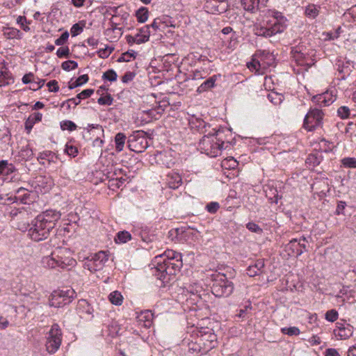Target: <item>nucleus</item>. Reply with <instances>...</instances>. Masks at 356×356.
<instances>
[{"instance_id": "1", "label": "nucleus", "mask_w": 356, "mask_h": 356, "mask_svg": "<svg viewBox=\"0 0 356 356\" xmlns=\"http://www.w3.org/2000/svg\"><path fill=\"white\" fill-rule=\"evenodd\" d=\"M60 216V212L55 210H47L39 214L31 221L27 231L28 236L36 242L47 238L50 232L54 229Z\"/></svg>"}, {"instance_id": "2", "label": "nucleus", "mask_w": 356, "mask_h": 356, "mask_svg": "<svg viewBox=\"0 0 356 356\" xmlns=\"http://www.w3.org/2000/svg\"><path fill=\"white\" fill-rule=\"evenodd\" d=\"M42 263L46 268L58 270H70L76 264L70 251L60 247H57L50 255L44 257Z\"/></svg>"}, {"instance_id": "3", "label": "nucleus", "mask_w": 356, "mask_h": 356, "mask_svg": "<svg viewBox=\"0 0 356 356\" xmlns=\"http://www.w3.org/2000/svg\"><path fill=\"white\" fill-rule=\"evenodd\" d=\"M211 292L216 297H228L234 291V285L232 281L224 273L211 275Z\"/></svg>"}, {"instance_id": "4", "label": "nucleus", "mask_w": 356, "mask_h": 356, "mask_svg": "<svg viewBox=\"0 0 356 356\" xmlns=\"http://www.w3.org/2000/svg\"><path fill=\"white\" fill-rule=\"evenodd\" d=\"M215 134L204 135L199 143V148L202 153L211 157L218 156L223 148L224 142L219 140Z\"/></svg>"}, {"instance_id": "5", "label": "nucleus", "mask_w": 356, "mask_h": 356, "mask_svg": "<svg viewBox=\"0 0 356 356\" xmlns=\"http://www.w3.org/2000/svg\"><path fill=\"white\" fill-rule=\"evenodd\" d=\"M286 27L285 21H281L277 18L255 25L254 31L258 36L270 38L277 33H282Z\"/></svg>"}, {"instance_id": "6", "label": "nucleus", "mask_w": 356, "mask_h": 356, "mask_svg": "<svg viewBox=\"0 0 356 356\" xmlns=\"http://www.w3.org/2000/svg\"><path fill=\"white\" fill-rule=\"evenodd\" d=\"M156 264V276L163 282H167L165 280L167 276L174 275L179 272L183 266L182 259L170 260L168 261H155Z\"/></svg>"}, {"instance_id": "7", "label": "nucleus", "mask_w": 356, "mask_h": 356, "mask_svg": "<svg viewBox=\"0 0 356 356\" xmlns=\"http://www.w3.org/2000/svg\"><path fill=\"white\" fill-rule=\"evenodd\" d=\"M156 264V276L163 282H167L165 280L167 276L174 275L179 272L183 266L182 259L170 260L168 261H155Z\"/></svg>"}, {"instance_id": "8", "label": "nucleus", "mask_w": 356, "mask_h": 356, "mask_svg": "<svg viewBox=\"0 0 356 356\" xmlns=\"http://www.w3.org/2000/svg\"><path fill=\"white\" fill-rule=\"evenodd\" d=\"M10 215L13 220L15 221L16 227L22 232L28 231L33 220V215L24 207L13 208L10 211Z\"/></svg>"}, {"instance_id": "9", "label": "nucleus", "mask_w": 356, "mask_h": 356, "mask_svg": "<svg viewBox=\"0 0 356 356\" xmlns=\"http://www.w3.org/2000/svg\"><path fill=\"white\" fill-rule=\"evenodd\" d=\"M76 296L72 289L54 291L49 298V306L61 307L70 304Z\"/></svg>"}, {"instance_id": "10", "label": "nucleus", "mask_w": 356, "mask_h": 356, "mask_svg": "<svg viewBox=\"0 0 356 356\" xmlns=\"http://www.w3.org/2000/svg\"><path fill=\"white\" fill-rule=\"evenodd\" d=\"M62 341V332L58 324H54L49 332V337L46 342V349L50 354L55 353L60 346Z\"/></svg>"}, {"instance_id": "11", "label": "nucleus", "mask_w": 356, "mask_h": 356, "mask_svg": "<svg viewBox=\"0 0 356 356\" xmlns=\"http://www.w3.org/2000/svg\"><path fill=\"white\" fill-rule=\"evenodd\" d=\"M127 143L129 149L136 153L144 152L148 147V142L144 136V131H138L130 136Z\"/></svg>"}, {"instance_id": "12", "label": "nucleus", "mask_w": 356, "mask_h": 356, "mask_svg": "<svg viewBox=\"0 0 356 356\" xmlns=\"http://www.w3.org/2000/svg\"><path fill=\"white\" fill-rule=\"evenodd\" d=\"M323 113L321 110L314 108L309 111L304 119L303 127L308 131H312L321 126Z\"/></svg>"}, {"instance_id": "13", "label": "nucleus", "mask_w": 356, "mask_h": 356, "mask_svg": "<svg viewBox=\"0 0 356 356\" xmlns=\"http://www.w3.org/2000/svg\"><path fill=\"white\" fill-rule=\"evenodd\" d=\"M229 7L228 0H205L204 8L211 14L225 13Z\"/></svg>"}, {"instance_id": "14", "label": "nucleus", "mask_w": 356, "mask_h": 356, "mask_svg": "<svg viewBox=\"0 0 356 356\" xmlns=\"http://www.w3.org/2000/svg\"><path fill=\"white\" fill-rule=\"evenodd\" d=\"M353 333V327L346 322H338L336 324V329L334 330V334L341 340L350 338Z\"/></svg>"}, {"instance_id": "15", "label": "nucleus", "mask_w": 356, "mask_h": 356, "mask_svg": "<svg viewBox=\"0 0 356 356\" xmlns=\"http://www.w3.org/2000/svg\"><path fill=\"white\" fill-rule=\"evenodd\" d=\"M301 241H305L306 238L305 237H302L299 240L293 238L286 245L285 251L287 252L289 256L298 257L303 253V250L301 249Z\"/></svg>"}, {"instance_id": "16", "label": "nucleus", "mask_w": 356, "mask_h": 356, "mask_svg": "<svg viewBox=\"0 0 356 356\" xmlns=\"http://www.w3.org/2000/svg\"><path fill=\"white\" fill-rule=\"evenodd\" d=\"M94 92L93 89H86L79 93L76 97L69 99L63 102L62 106L66 105L67 108H70V102H74V106L79 105L81 99L90 97Z\"/></svg>"}, {"instance_id": "17", "label": "nucleus", "mask_w": 356, "mask_h": 356, "mask_svg": "<svg viewBox=\"0 0 356 356\" xmlns=\"http://www.w3.org/2000/svg\"><path fill=\"white\" fill-rule=\"evenodd\" d=\"M114 16L112 17L110 22V28L106 29L104 34L110 37L111 41H116L122 35V28L118 27V23L115 22L113 19Z\"/></svg>"}, {"instance_id": "18", "label": "nucleus", "mask_w": 356, "mask_h": 356, "mask_svg": "<svg viewBox=\"0 0 356 356\" xmlns=\"http://www.w3.org/2000/svg\"><path fill=\"white\" fill-rule=\"evenodd\" d=\"M166 184L169 188L177 189L182 184V178L179 173L170 172L167 175Z\"/></svg>"}, {"instance_id": "19", "label": "nucleus", "mask_w": 356, "mask_h": 356, "mask_svg": "<svg viewBox=\"0 0 356 356\" xmlns=\"http://www.w3.org/2000/svg\"><path fill=\"white\" fill-rule=\"evenodd\" d=\"M220 74H215L204 81L197 89L198 93H202L213 88L215 86L216 81L220 77Z\"/></svg>"}, {"instance_id": "20", "label": "nucleus", "mask_w": 356, "mask_h": 356, "mask_svg": "<svg viewBox=\"0 0 356 356\" xmlns=\"http://www.w3.org/2000/svg\"><path fill=\"white\" fill-rule=\"evenodd\" d=\"M42 115L40 113H34L31 114L26 120L24 126L27 134H29L35 123L42 120Z\"/></svg>"}, {"instance_id": "21", "label": "nucleus", "mask_w": 356, "mask_h": 356, "mask_svg": "<svg viewBox=\"0 0 356 356\" xmlns=\"http://www.w3.org/2000/svg\"><path fill=\"white\" fill-rule=\"evenodd\" d=\"M164 254L165 256V258H163V255H159L158 257H156L155 261H170V260H175V259L181 260L182 259V256L180 253L177 252L172 250H168L167 251L165 252Z\"/></svg>"}, {"instance_id": "22", "label": "nucleus", "mask_w": 356, "mask_h": 356, "mask_svg": "<svg viewBox=\"0 0 356 356\" xmlns=\"http://www.w3.org/2000/svg\"><path fill=\"white\" fill-rule=\"evenodd\" d=\"M92 260L95 263L96 268H95V270H97V268L100 269L103 264L108 260V255L106 252L99 251L94 254Z\"/></svg>"}, {"instance_id": "23", "label": "nucleus", "mask_w": 356, "mask_h": 356, "mask_svg": "<svg viewBox=\"0 0 356 356\" xmlns=\"http://www.w3.org/2000/svg\"><path fill=\"white\" fill-rule=\"evenodd\" d=\"M190 123L192 124L193 128H196L198 131L200 133L205 134L207 132V127H210V125L204 122L202 118H194L191 121Z\"/></svg>"}, {"instance_id": "24", "label": "nucleus", "mask_w": 356, "mask_h": 356, "mask_svg": "<svg viewBox=\"0 0 356 356\" xmlns=\"http://www.w3.org/2000/svg\"><path fill=\"white\" fill-rule=\"evenodd\" d=\"M16 170L13 163L7 160L0 161V175H9Z\"/></svg>"}, {"instance_id": "25", "label": "nucleus", "mask_w": 356, "mask_h": 356, "mask_svg": "<svg viewBox=\"0 0 356 356\" xmlns=\"http://www.w3.org/2000/svg\"><path fill=\"white\" fill-rule=\"evenodd\" d=\"M260 0H241L243 8L249 12L255 13L259 10Z\"/></svg>"}, {"instance_id": "26", "label": "nucleus", "mask_w": 356, "mask_h": 356, "mask_svg": "<svg viewBox=\"0 0 356 356\" xmlns=\"http://www.w3.org/2000/svg\"><path fill=\"white\" fill-rule=\"evenodd\" d=\"M329 94L327 92L318 95L313 97V100L318 104L320 106H327L332 104L334 100L332 97L328 98Z\"/></svg>"}, {"instance_id": "27", "label": "nucleus", "mask_w": 356, "mask_h": 356, "mask_svg": "<svg viewBox=\"0 0 356 356\" xmlns=\"http://www.w3.org/2000/svg\"><path fill=\"white\" fill-rule=\"evenodd\" d=\"M13 80L11 74L6 67H3L0 70V86L8 85L10 81Z\"/></svg>"}, {"instance_id": "28", "label": "nucleus", "mask_w": 356, "mask_h": 356, "mask_svg": "<svg viewBox=\"0 0 356 356\" xmlns=\"http://www.w3.org/2000/svg\"><path fill=\"white\" fill-rule=\"evenodd\" d=\"M323 160L321 153L311 154L306 159V163L312 167L318 165Z\"/></svg>"}, {"instance_id": "29", "label": "nucleus", "mask_w": 356, "mask_h": 356, "mask_svg": "<svg viewBox=\"0 0 356 356\" xmlns=\"http://www.w3.org/2000/svg\"><path fill=\"white\" fill-rule=\"evenodd\" d=\"M127 137L123 133H118L115 136V150L118 152L122 151Z\"/></svg>"}, {"instance_id": "30", "label": "nucleus", "mask_w": 356, "mask_h": 356, "mask_svg": "<svg viewBox=\"0 0 356 356\" xmlns=\"http://www.w3.org/2000/svg\"><path fill=\"white\" fill-rule=\"evenodd\" d=\"M77 309L83 313L91 315L93 312V309L86 300H79Z\"/></svg>"}, {"instance_id": "31", "label": "nucleus", "mask_w": 356, "mask_h": 356, "mask_svg": "<svg viewBox=\"0 0 356 356\" xmlns=\"http://www.w3.org/2000/svg\"><path fill=\"white\" fill-rule=\"evenodd\" d=\"M131 239V235L127 231H120L115 237L114 240L117 243H125Z\"/></svg>"}, {"instance_id": "32", "label": "nucleus", "mask_w": 356, "mask_h": 356, "mask_svg": "<svg viewBox=\"0 0 356 356\" xmlns=\"http://www.w3.org/2000/svg\"><path fill=\"white\" fill-rule=\"evenodd\" d=\"M108 299L112 304L115 305H121L122 303L123 297L119 291H115L109 294Z\"/></svg>"}, {"instance_id": "33", "label": "nucleus", "mask_w": 356, "mask_h": 356, "mask_svg": "<svg viewBox=\"0 0 356 356\" xmlns=\"http://www.w3.org/2000/svg\"><path fill=\"white\" fill-rule=\"evenodd\" d=\"M149 11L145 7H141L139 8L136 13L137 20L140 23L145 22L148 19Z\"/></svg>"}, {"instance_id": "34", "label": "nucleus", "mask_w": 356, "mask_h": 356, "mask_svg": "<svg viewBox=\"0 0 356 356\" xmlns=\"http://www.w3.org/2000/svg\"><path fill=\"white\" fill-rule=\"evenodd\" d=\"M138 321H143L145 327H149L152 323V314L149 311H146L144 312H141V314L138 316Z\"/></svg>"}, {"instance_id": "35", "label": "nucleus", "mask_w": 356, "mask_h": 356, "mask_svg": "<svg viewBox=\"0 0 356 356\" xmlns=\"http://www.w3.org/2000/svg\"><path fill=\"white\" fill-rule=\"evenodd\" d=\"M267 97L275 105H280L284 100V96L282 94L275 92L269 93Z\"/></svg>"}, {"instance_id": "36", "label": "nucleus", "mask_w": 356, "mask_h": 356, "mask_svg": "<svg viewBox=\"0 0 356 356\" xmlns=\"http://www.w3.org/2000/svg\"><path fill=\"white\" fill-rule=\"evenodd\" d=\"M88 80H89V77H88V74H83V75L80 76L79 77H78L75 81L70 83L69 88L70 90L74 89L76 87H79V86L83 85V83H87L88 81Z\"/></svg>"}, {"instance_id": "37", "label": "nucleus", "mask_w": 356, "mask_h": 356, "mask_svg": "<svg viewBox=\"0 0 356 356\" xmlns=\"http://www.w3.org/2000/svg\"><path fill=\"white\" fill-rule=\"evenodd\" d=\"M305 13L308 17L314 19L318 16L319 10L316 5L309 4L306 7Z\"/></svg>"}, {"instance_id": "38", "label": "nucleus", "mask_w": 356, "mask_h": 356, "mask_svg": "<svg viewBox=\"0 0 356 356\" xmlns=\"http://www.w3.org/2000/svg\"><path fill=\"white\" fill-rule=\"evenodd\" d=\"M87 129L93 136H95V134L104 136V129L99 124H89Z\"/></svg>"}, {"instance_id": "39", "label": "nucleus", "mask_w": 356, "mask_h": 356, "mask_svg": "<svg viewBox=\"0 0 356 356\" xmlns=\"http://www.w3.org/2000/svg\"><path fill=\"white\" fill-rule=\"evenodd\" d=\"M136 53L134 50H129L123 54L118 58V62H129L131 58H135Z\"/></svg>"}, {"instance_id": "40", "label": "nucleus", "mask_w": 356, "mask_h": 356, "mask_svg": "<svg viewBox=\"0 0 356 356\" xmlns=\"http://www.w3.org/2000/svg\"><path fill=\"white\" fill-rule=\"evenodd\" d=\"M341 164L347 168H356V159L354 157H346L341 159Z\"/></svg>"}, {"instance_id": "41", "label": "nucleus", "mask_w": 356, "mask_h": 356, "mask_svg": "<svg viewBox=\"0 0 356 356\" xmlns=\"http://www.w3.org/2000/svg\"><path fill=\"white\" fill-rule=\"evenodd\" d=\"M16 193L17 195L14 196L13 197H17V200H20L22 202H26V200L29 197L27 190L24 188H19Z\"/></svg>"}, {"instance_id": "42", "label": "nucleus", "mask_w": 356, "mask_h": 356, "mask_svg": "<svg viewBox=\"0 0 356 356\" xmlns=\"http://www.w3.org/2000/svg\"><path fill=\"white\" fill-rule=\"evenodd\" d=\"M77 126L74 122L70 120H63L60 122V128L62 130L74 131Z\"/></svg>"}, {"instance_id": "43", "label": "nucleus", "mask_w": 356, "mask_h": 356, "mask_svg": "<svg viewBox=\"0 0 356 356\" xmlns=\"http://www.w3.org/2000/svg\"><path fill=\"white\" fill-rule=\"evenodd\" d=\"M84 26L85 23L81 25V22L73 24L70 30L72 36L75 37L80 34L83 31Z\"/></svg>"}, {"instance_id": "44", "label": "nucleus", "mask_w": 356, "mask_h": 356, "mask_svg": "<svg viewBox=\"0 0 356 356\" xmlns=\"http://www.w3.org/2000/svg\"><path fill=\"white\" fill-rule=\"evenodd\" d=\"M77 67L78 63L72 60L64 61L61 65L62 69L65 71H70V70L76 69Z\"/></svg>"}, {"instance_id": "45", "label": "nucleus", "mask_w": 356, "mask_h": 356, "mask_svg": "<svg viewBox=\"0 0 356 356\" xmlns=\"http://www.w3.org/2000/svg\"><path fill=\"white\" fill-rule=\"evenodd\" d=\"M139 33L143 36V40H140V42H147L149 40L151 32H150V26H144L143 27L139 29Z\"/></svg>"}, {"instance_id": "46", "label": "nucleus", "mask_w": 356, "mask_h": 356, "mask_svg": "<svg viewBox=\"0 0 356 356\" xmlns=\"http://www.w3.org/2000/svg\"><path fill=\"white\" fill-rule=\"evenodd\" d=\"M118 77L117 73L113 70H108L103 74L102 79L109 81H116Z\"/></svg>"}, {"instance_id": "47", "label": "nucleus", "mask_w": 356, "mask_h": 356, "mask_svg": "<svg viewBox=\"0 0 356 356\" xmlns=\"http://www.w3.org/2000/svg\"><path fill=\"white\" fill-rule=\"evenodd\" d=\"M350 111L348 106H340L337 110V115L341 119L348 118L350 116Z\"/></svg>"}, {"instance_id": "48", "label": "nucleus", "mask_w": 356, "mask_h": 356, "mask_svg": "<svg viewBox=\"0 0 356 356\" xmlns=\"http://www.w3.org/2000/svg\"><path fill=\"white\" fill-rule=\"evenodd\" d=\"M113 98L110 94H107L104 97H100L97 99V103L100 105L111 106L113 104Z\"/></svg>"}, {"instance_id": "49", "label": "nucleus", "mask_w": 356, "mask_h": 356, "mask_svg": "<svg viewBox=\"0 0 356 356\" xmlns=\"http://www.w3.org/2000/svg\"><path fill=\"white\" fill-rule=\"evenodd\" d=\"M281 331L283 334H288L289 336H297L300 332V330L297 327H283Z\"/></svg>"}, {"instance_id": "50", "label": "nucleus", "mask_w": 356, "mask_h": 356, "mask_svg": "<svg viewBox=\"0 0 356 356\" xmlns=\"http://www.w3.org/2000/svg\"><path fill=\"white\" fill-rule=\"evenodd\" d=\"M339 316L338 312L335 309L328 310L325 313V319L330 322H334L337 320Z\"/></svg>"}, {"instance_id": "51", "label": "nucleus", "mask_w": 356, "mask_h": 356, "mask_svg": "<svg viewBox=\"0 0 356 356\" xmlns=\"http://www.w3.org/2000/svg\"><path fill=\"white\" fill-rule=\"evenodd\" d=\"M44 80L40 79L38 78L35 79V78L34 77L33 81H32L29 88L33 90H38L40 89L44 86Z\"/></svg>"}, {"instance_id": "52", "label": "nucleus", "mask_w": 356, "mask_h": 356, "mask_svg": "<svg viewBox=\"0 0 356 356\" xmlns=\"http://www.w3.org/2000/svg\"><path fill=\"white\" fill-rule=\"evenodd\" d=\"M64 152L70 156L75 157L78 154V149L73 145L66 144Z\"/></svg>"}, {"instance_id": "53", "label": "nucleus", "mask_w": 356, "mask_h": 356, "mask_svg": "<svg viewBox=\"0 0 356 356\" xmlns=\"http://www.w3.org/2000/svg\"><path fill=\"white\" fill-rule=\"evenodd\" d=\"M114 48L111 47L109 48L108 47H106L104 49H101L97 51L98 56L102 58H108L110 54L113 51Z\"/></svg>"}, {"instance_id": "54", "label": "nucleus", "mask_w": 356, "mask_h": 356, "mask_svg": "<svg viewBox=\"0 0 356 356\" xmlns=\"http://www.w3.org/2000/svg\"><path fill=\"white\" fill-rule=\"evenodd\" d=\"M246 227L248 229L251 231L252 232H254L257 234L262 233V229L256 223L253 222H250L246 225Z\"/></svg>"}, {"instance_id": "55", "label": "nucleus", "mask_w": 356, "mask_h": 356, "mask_svg": "<svg viewBox=\"0 0 356 356\" xmlns=\"http://www.w3.org/2000/svg\"><path fill=\"white\" fill-rule=\"evenodd\" d=\"M56 157L55 154L51 151H45L41 152L38 156V159H47L49 161H53L54 158Z\"/></svg>"}, {"instance_id": "56", "label": "nucleus", "mask_w": 356, "mask_h": 356, "mask_svg": "<svg viewBox=\"0 0 356 356\" xmlns=\"http://www.w3.org/2000/svg\"><path fill=\"white\" fill-rule=\"evenodd\" d=\"M17 201V197L12 196L8 197V195H0V204H9L10 203H14Z\"/></svg>"}, {"instance_id": "57", "label": "nucleus", "mask_w": 356, "mask_h": 356, "mask_svg": "<svg viewBox=\"0 0 356 356\" xmlns=\"http://www.w3.org/2000/svg\"><path fill=\"white\" fill-rule=\"evenodd\" d=\"M69 38V33L66 31L55 40V44L58 46L63 45Z\"/></svg>"}, {"instance_id": "58", "label": "nucleus", "mask_w": 356, "mask_h": 356, "mask_svg": "<svg viewBox=\"0 0 356 356\" xmlns=\"http://www.w3.org/2000/svg\"><path fill=\"white\" fill-rule=\"evenodd\" d=\"M220 208V205L216 202H211L207 204L206 209L211 213H216Z\"/></svg>"}, {"instance_id": "59", "label": "nucleus", "mask_w": 356, "mask_h": 356, "mask_svg": "<svg viewBox=\"0 0 356 356\" xmlns=\"http://www.w3.org/2000/svg\"><path fill=\"white\" fill-rule=\"evenodd\" d=\"M70 54V49L68 47H60L56 51V56L58 58L68 57Z\"/></svg>"}, {"instance_id": "60", "label": "nucleus", "mask_w": 356, "mask_h": 356, "mask_svg": "<svg viewBox=\"0 0 356 356\" xmlns=\"http://www.w3.org/2000/svg\"><path fill=\"white\" fill-rule=\"evenodd\" d=\"M127 179L121 177L120 178L112 179L110 180L111 186L120 188L126 181Z\"/></svg>"}, {"instance_id": "61", "label": "nucleus", "mask_w": 356, "mask_h": 356, "mask_svg": "<svg viewBox=\"0 0 356 356\" xmlns=\"http://www.w3.org/2000/svg\"><path fill=\"white\" fill-rule=\"evenodd\" d=\"M47 87L49 88V90L50 92H58L59 90V86L58 84V81L56 80H51L49 81L47 84Z\"/></svg>"}, {"instance_id": "62", "label": "nucleus", "mask_w": 356, "mask_h": 356, "mask_svg": "<svg viewBox=\"0 0 356 356\" xmlns=\"http://www.w3.org/2000/svg\"><path fill=\"white\" fill-rule=\"evenodd\" d=\"M270 192L272 193V195L273 196V197L269 196L268 194H266V196L271 201V202L277 204L278 200L280 198V197H279V195H278L277 189L276 188H270Z\"/></svg>"}, {"instance_id": "63", "label": "nucleus", "mask_w": 356, "mask_h": 356, "mask_svg": "<svg viewBox=\"0 0 356 356\" xmlns=\"http://www.w3.org/2000/svg\"><path fill=\"white\" fill-rule=\"evenodd\" d=\"M135 76V73L131 72H127L122 77V81L123 83H128L133 80Z\"/></svg>"}, {"instance_id": "64", "label": "nucleus", "mask_w": 356, "mask_h": 356, "mask_svg": "<svg viewBox=\"0 0 356 356\" xmlns=\"http://www.w3.org/2000/svg\"><path fill=\"white\" fill-rule=\"evenodd\" d=\"M356 131V123L350 122L346 127V133L352 136Z\"/></svg>"}]
</instances>
